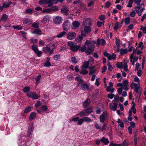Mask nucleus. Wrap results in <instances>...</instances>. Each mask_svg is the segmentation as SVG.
I'll list each match as a JSON object with an SVG mask.
<instances>
[{
    "label": "nucleus",
    "instance_id": "2eb2a0df",
    "mask_svg": "<svg viewBox=\"0 0 146 146\" xmlns=\"http://www.w3.org/2000/svg\"><path fill=\"white\" fill-rule=\"evenodd\" d=\"M34 130V127L33 124H31L30 125L29 129L27 132V136L29 137L31 134V133Z\"/></svg>",
    "mask_w": 146,
    "mask_h": 146
},
{
    "label": "nucleus",
    "instance_id": "72a5a7b5",
    "mask_svg": "<svg viewBox=\"0 0 146 146\" xmlns=\"http://www.w3.org/2000/svg\"><path fill=\"white\" fill-rule=\"evenodd\" d=\"M127 49H121L120 50V53L121 55H123L124 54H127Z\"/></svg>",
    "mask_w": 146,
    "mask_h": 146
},
{
    "label": "nucleus",
    "instance_id": "f03ea898",
    "mask_svg": "<svg viewBox=\"0 0 146 146\" xmlns=\"http://www.w3.org/2000/svg\"><path fill=\"white\" fill-rule=\"evenodd\" d=\"M95 46L94 44H91L88 46L86 51V53L87 55L92 54L94 49Z\"/></svg>",
    "mask_w": 146,
    "mask_h": 146
},
{
    "label": "nucleus",
    "instance_id": "412c9836",
    "mask_svg": "<svg viewBox=\"0 0 146 146\" xmlns=\"http://www.w3.org/2000/svg\"><path fill=\"white\" fill-rule=\"evenodd\" d=\"M69 10L66 8H62L61 10V12L63 15L67 16L68 15V12Z\"/></svg>",
    "mask_w": 146,
    "mask_h": 146
},
{
    "label": "nucleus",
    "instance_id": "dca6fc26",
    "mask_svg": "<svg viewBox=\"0 0 146 146\" xmlns=\"http://www.w3.org/2000/svg\"><path fill=\"white\" fill-rule=\"evenodd\" d=\"M92 21L90 18H88L86 19L84 23V26H87V25H91Z\"/></svg>",
    "mask_w": 146,
    "mask_h": 146
},
{
    "label": "nucleus",
    "instance_id": "864d4df0",
    "mask_svg": "<svg viewBox=\"0 0 146 146\" xmlns=\"http://www.w3.org/2000/svg\"><path fill=\"white\" fill-rule=\"evenodd\" d=\"M50 8L44 9L42 10V12L43 13H49L51 12Z\"/></svg>",
    "mask_w": 146,
    "mask_h": 146
},
{
    "label": "nucleus",
    "instance_id": "c85d7f7f",
    "mask_svg": "<svg viewBox=\"0 0 146 146\" xmlns=\"http://www.w3.org/2000/svg\"><path fill=\"white\" fill-rule=\"evenodd\" d=\"M60 58V54L55 55L53 56L54 60L56 61H59Z\"/></svg>",
    "mask_w": 146,
    "mask_h": 146
},
{
    "label": "nucleus",
    "instance_id": "052dcab7",
    "mask_svg": "<svg viewBox=\"0 0 146 146\" xmlns=\"http://www.w3.org/2000/svg\"><path fill=\"white\" fill-rule=\"evenodd\" d=\"M94 126L97 129H100L102 128L97 123H95Z\"/></svg>",
    "mask_w": 146,
    "mask_h": 146
},
{
    "label": "nucleus",
    "instance_id": "f3484780",
    "mask_svg": "<svg viewBox=\"0 0 146 146\" xmlns=\"http://www.w3.org/2000/svg\"><path fill=\"white\" fill-rule=\"evenodd\" d=\"M36 115V113L35 112H32L29 116V120L31 121L35 119Z\"/></svg>",
    "mask_w": 146,
    "mask_h": 146
},
{
    "label": "nucleus",
    "instance_id": "bb28decb",
    "mask_svg": "<svg viewBox=\"0 0 146 146\" xmlns=\"http://www.w3.org/2000/svg\"><path fill=\"white\" fill-rule=\"evenodd\" d=\"M8 19V17L5 14H3L1 19V21H5Z\"/></svg>",
    "mask_w": 146,
    "mask_h": 146
},
{
    "label": "nucleus",
    "instance_id": "c9c22d12",
    "mask_svg": "<svg viewBox=\"0 0 146 146\" xmlns=\"http://www.w3.org/2000/svg\"><path fill=\"white\" fill-rule=\"evenodd\" d=\"M32 50L35 52L38 50V46L34 44L32 46Z\"/></svg>",
    "mask_w": 146,
    "mask_h": 146
},
{
    "label": "nucleus",
    "instance_id": "4c0bfd02",
    "mask_svg": "<svg viewBox=\"0 0 146 146\" xmlns=\"http://www.w3.org/2000/svg\"><path fill=\"white\" fill-rule=\"evenodd\" d=\"M30 90V88L29 86H26L23 89V92L25 93H27L28 92H29Z\"/></svg>",
    "mask_w": 146,
    "mask_h": 146
},
{
    "label": "nucleus",
    "instance_id": "9b49d317",
    "mask_svg": "<svg viewBox=\"0 0 146 146\" xmlns=\"http://www.w3.org/2000/svg\"><path fill=\"white\" fill-rule=\"evenodd\" d=\"M23 23L25 25H29L32 23V21L31 19L25 18L23 20Z\"/></svg>",
    "mask_w": 146,
    "mask_h": 146
},
{
    "label": "nucleus",
    "instance_id": "f257e3e1",
    "mask_svg": "<svg viewBox=\"0 0 146 146\" xmlns=\"http://www.w3.org/2000/svg\"><path fill=\"white\" fill-rule=\"evenodd\" d=\"M68 44L70 47V50L73 52H77L80 47V45H77L72 41L68 42Z\"/></svg>",
    "mask_w": 146,
    "mask_h": 146
},
{
    "label": "nucleus",
    "instance_id": "aec40b11",
    "mask_svg": "<svg viewBox=\"0 0 146 146\" xmlns=\"http://www.w3.org/2000/svg\"><path fill=\"white\" fill-rule=\"evenodd\" d=\"M89 87V86L86 83L83 84L81 86L80 89L82 90L88 89Z\"/></svg>",
    "mask_w": 146,
    "mask_h": 146
},
{
    "label": "nucleus",
    "instance_id": "20e7f679",
    "mask_svg": "<svg viewBox=\"0 0 146 146\" xmlns=\"http://www.w3.org/2000/svg\"><path fill=\"white\" fill-rule=\"evenodd\" d=\"M54 48H55L51 49L49 47L47 46L46 47H44L43 48L42 50L43 52L45 53L46 54L48 53L49 55H50L53 53V49Z\"/></svg>",
    "mask_w": 146,
    "mask_h": 146
},
{
    "label": "nucleus",
    "instance_id": "a878e982",
    "mask_svg": "<svg viewBox=\"0 0 146 146\" xmlns=\"http://www.w3.org/2000/svg\"><path fill=\"white\" fill-rule=\"evenodd\" d=\"M72 25L74 27V29H76L79 27L80 25V23L79 22L75 21L73 22Z\"/></svg>",
    "mask_w": 146,
    "mask_h": 146
},
{
    "label": "nucleus",
    "instance_id": "a211bd4d",
    "mask_svg": "<svg viewBox=\"0 0 146 146\" xmlns=\"http://www.w3.org/2000/svg\"><path fill=\"white\" fill-rule=\"evenodd\" d=\"M89 61H85L83 63L82 66L81 68L82 69H87L88 68L89 66Z\"/></svg>",
    "mask_w": 146,
    "mask_h": 146
},
{
    "label": "nucleus",
    "instance_id": "393cba45",
    "mask_svg": "<svg viewBox=\"0 0 146 146\" xmlns=\"http://www.w3.org/2000/svg\"><path fill=\"white\" fill-rule=\"evenodd\" d=\"M41 31L39 29H35L32 32V33L34 34L40 35H41L40 33Z\"/></svg>",
    "mask_w": 146,
    "mask_h": 146
},
{
    "label": "nucleus",
    "instance_id": "5701e85b",
    "mask_svg": "<svg viewBox=\"0 0 146 146\" xmlns=\"http://www.w3.org/2000/svg\"><path fill=\"white\" fill-rule=\"evenodd\" d=\"M101 142H102L105 145H108L109 143V141L108 138H105L104 137H103L101 139Z\"/></svg>",
    "mask_w": 146,
    "mask_h": 146
},
{
    "label": "nucleus",
    "instance_id": "0eeeda50",
    "mask_svg": "<svg viewBox=\"0 0 146 146\" xmlns=\"http://www.w3.org/2000/svg\"><path fill=\"white\" fill-rule=\"evenodd\" d=\"M27 96L29 98H31L33 100H36L40 97V95H37L35 92H30L27 93Z\"/></svg>",
    "mask_w": 146,
    "mask_h": 146
},
{
    "label": "nucleus",
    "instance_id": "b1692460",
    "mask_svg": "<svg viewBox=\"0 0 146 146\" xmlns=\"http://www.w3.org/2000/svg\"><path fill=\"white\" fill-rule=\"evenodd\" d=\"M59 7L56 6H53L50 7L51 11L56 12L59 10Z\"/></svg>",
    "mask_w": 146,
    "mask_h": 146
},
{
    "label": "nucleus",
    "instance_id": "ea45409f",
    "mask_svg": "<svg viewBox=\"0 0 146 146\" xmlns=\"http://www.w3.org/2000/svg\"><path fill=\"white\" fill-rule=\"evenodd\" d=\"M31 110V107L30 106H28L25 109L24 113H27L30 112Z\"/></svg>",
    "mask_w": 146,
    "mask_h": 146
},
{
    "label": "nucleus",
    "instance_id": "6e6552de",
    "mask_svg": "<svg viewBox=\"0 0 146 146\" xmlns=\"http://www.w3.org/2000/svg\"><path fill=\"white\" fill-rule=\"evenodd\" d=\"M100 42H102V45H104L106 43V41L105 40L103 39H102L101 40H100L99 38H98L97 42L95 40H93L92 41V43H93L96 44L97 46H99L101 44Z\"/></svg>",
    "mask_w": 146,
    "mask_h": 146
},
{
    "label": "nucleus",
    "instance_id": "79ce46f5",
    "mask_svg": "<svg viewBox=\"0 0 146 146\" xmlns=\"http://www.w3.org/2000/svg\"><path fill=\"white\" fill-rule=\"evenodd\" d=\"M87 49V47L85 45H84L82 47L80 48L79 49L80 51H81L82 52H84L86 51Z\"/></svg>",
    "mask_w": 146,
    "mask_h": 146
},
{
    "label": "nucleus",
    "instance_id": "49530a36",
    "mask_svg": "<svg viewBox=\"0 0 146 146\" xmlns=\"http://www.w3.org/2000/svg\"><path fill=\"white\" fill-rule=\"evenodd\" d=\"M41 77V75L40 74L38 75V76L36 78V85H37L38 84L39 81L40 80V78Z\"/></svg>",
    "mask_w": 146,
    "mask_h": 146
},
{
    "label": "nucleus",
    "instance_id": "0e129e2a",
    "mask_svg": "<svg viewBox=\"0 0 146 146\" xmlns=\"http://www.w3.org/2000/svg\"><path fill=\"white\" fill-rule=\"evenodd\" d=\"M115 96V95L114 94H110L108 95L107 97L108 98L111 99Z\"/></svg>",
    "mask_w": 146,
    "mask_h": 146
},
{
    "label": "nucleus",
    "instance_id": "6ab92c4d",
    "mask_svg": "<svg viewBox=\"0 0 146 146\" xmlns=\"http://www.w3.org/2000/svg\"><path fill=\"white\" fill-rule=\"evenodd\" d=\"M140 89V84H138V86H137V87L135 88V94L134 96H136L137 97L138 95L139 94V90Z\"/></svg>",
    "mask_w": 146,
    "mask_h": 146
},
{
    "label": "nucleus",
    "instance_id": "680f3d73",
    "mask_svg": "<svg viewBox=\"0 0 146 146\" xmlns=\"http://www.w3.org/2000/svg\"><path fill=\"white\" fill-rule=\"evenodd\" d=\"M88 73V71H87L86 69L82 70L80 72V73L83 75H86Z\"/></svg>",
    "mask_w": 146,
    "mask_h": 146
},
{
    "label": "nucleus",
    "instance_id": "4d7b16f0",
    "mask_svg": "<svg viewBox=\"0 0 146 146\" xmlns=\"http://www.w3.org/2000/svg\"><path fill=\"white\" fill-rule=\"evenodd\" d=\"M119 23L118 22H117L115 24V26L114 27L113 29L114 30H116L118 29H119Z\"/></svg>",
    "mask_w": 146,
    "mask_h": 146
},
{
    "label": "nucleus",
    "instance_id": "6e6d98bb",
    "mask_svg": "<svg viewBox=\"0 0 146 146\" xmlns=\"http://www.w3.org/2000/svg\"><path fill=\"white\" fill-rule=\"evenodd\" d=\"M107 65L108 66V70H110V71H111L112 70V69H113V67L111 64L109 62L108 63Z\"/></svg>",
    "mask_w": 146,
    "mask_h": 146
},
{
    "label": "nucleus",
    "instance_id": "e2e57ef3",
    "mask_svg": "<svg viewBox=\"0 0 146 146\" xmlns=\"http://www.w3.org/2000/svg\"><path fill=\"white\" fill-rule=\"evenodd\" d=\"M25 13L26 14H31L32 13V11L31 9H28L26 10Z\"/></svg>",
    "mask_w": 146,
    "mask_h": 146
},
{
    "label": "nucleus",
    "instance_id": "13d9d810",
    "mask_svg": "<svg viewBox=\"0 0 146 146\" xmlns=\"http://www.w3.org/2000/svg\"><path fill=\"white\" fill-rule=\"evenodd\" d=\"M48 109L47 106L45 105H43L41 107V109L44 111H46Z\"/></svg>",
    "mask_w": 146,
    "mask_h": 146
},
{
    "label": "nucleus",
    "instance_id": "09e8293b",
    "mask_svg": "<svg viewBox=\"0 0 146 146\" xmlns=\"http://www.w3.org/2000/svg\"><path fill=\"white\" fill-rule=\"evenodd\" d=\"M115 43L117 47L119 48L120 46V40L116 38L115 39Z\"/></svg>",
    "mask_w": 146,
    "mask_h": 146
},
{
    "label": "nucleus",
    "instance_id": "37998d69",
    "mask_svg": "<svg viewBox=\"0 0 146 146\" xmlns=\"http://www.w3.org/2000/svg\"><path fill=\"white\" fill-rule=\"evenodd\" d=\"M84 121L88 123L90 122L91 120V119L88 117H83Z\"/></svg>",
    "mask_w": 146,
    "mask_h": 146
},
{
    "label": "nucleus",
    "instance_id": "8fccbe9b",
    "mask_svg": "<svg viewBox=\"0 0 146 146\" xmlns=\"http://www.w3.org/2000/svg\"><path fill=\"white\" fill-rule=\"evenodd\" d=\"M13 27L14 29L17 30H20L23 29L22 27L20 25L13 26Z\"/></svg>",
    "mask_w": 146,
    "mask_h": 146
},
{
    "label": "nucleus",
    "instance_id": "2f4dec72",
    "mask_svg": "<svg viewBox=\"0 0 146 146\" xmlns=\"http://www.w3.org/2000/svg\"><path fill=\"white\" fill-rule=\"evenodd\" d=\"M86 112L85 110H83L81 111L79 113H78V115L80 117H82L83 116H85L86 114Z\"/></svg>",
    "mask_w": 146,
    "mask_h": 146
},
{
    "label": "nucleus",
    "instance_id": "3c124183",
    "mask_svg": "<svg viewBox=\"0 0 146 146\" xmlns=\"http://www.w3.org/2000/svg\"><path fill=\"white\" fill-rule=\"evenodd\" d=\"M84 120L83 118L79 119L78 121V125H81L84 122Z\"/></svg>",
    "mask_w": 146,
    "mask_h": 146
},
{
    "label": "nucleus",
    "instance_id": "de8ad7c7",
    "mask_svg": "<svg viewBox=\"0 0 146 146\" xmlns=\"http://www.w3.org/2000/svg\"><path fill=\"white\" fill-rule=\"evenodd\" d=\"M47 0H40L38 2V3L41 5H44L47 3Z\"/></svg>",
    "mask_w": 146,
    "mask_h": 146
},
{
    "label": "nucleus",
    "instance_id": "774afa93",
    "mask_svg": "<svg viewBox=\"0 0 146 146\" xmlns=\"http://www.w3.org/2000/svg\"><path fill=\"white\" fill-rule=\"evenodd\" d=\"M119 97L118 95H116L114 98V100L116 102H118L119 100Z\"/></svg>",
    "mask_w": 146,
    "mask_h": 146
},
{
    "label": "nucleus",
    "instance_id": "423d86ee",
    "mask_svg": "<svg viewBox=\"0 0 146 146\" xmlns=\"http://www.w3.org/2000/svg\"><path fill=\"white\" fill-rule=\"evenodd\" d=\"M63 30L65 31L68 30L70 27L69 21L68 20H66L63 23L62 25Z\"/></svg>",
    "mask_w": 146,
    "mask_h": 146
},
{
    "label": "nucleus",
    "instance_id": "1a4fd4ad",
    "mask_svg": "<svg viewBox=\"0 0 146 146\" xmlns=\"http://www.w3.org/2000/svg\"><path fill=\"white\" fill-rule=\"evenodd\" d=\"M76 37V33L73 32H69L67 34V38L69 40H73Z\"/></svg>",
    "mask_w": 146,
    "mask_h": 146
},
{
    "label": "nucleus",
    "instance_id": "e433bc0d",
    "mask_svg": "<svg viewBox=\"0 0 146 146\" xmlns=\"http://www.w3.org/2000/svg\"><path fill=\"white\" fill-rule=\"evenodd\" d=\"M111 88L110 86H108L106 88V90L108 92H110L111 93H112L114 91V89L113 88L111 89Z\"/></svg>",
    "mask_w": 146,
    "mask_h": 146
},
{
    "label": "nucleus",
    "instance_id": "f704fd0d",
    "mask_svg": "<svg viewBox=\"0 0 146 146\" xmlns=\"http://www.w3.org/2000/svg\"><path fill=\"white\" fill-rule=\"evenodd\" d=\"M124 22L126 25H128L130 23V18L129 17H127L125 19Z\"/></svg>",
    "mask_w": 146,
    "mask_h": 146
},
{
    "label": "nucleus",
    "instance_id": "a19ab883",
    "mask_svg": "<svg viewBox=\"0 0 146 146\" xmlns=\"http://www.w3.org/2000/svg\"><path fill=\"white\" fill-rule=\"evenodd\" d=\"M66 33L64 31H63L60 33L58 35H57L56 37L58 38H61L64 35H65Z\"/></svg>",
    "mask_w": 146,
    "mask_h": 146
},
{
    "label": "nucleus",
    "instance_id": "4468645a",
    "mask_svg": "<svg viewBox=\"0 0 146 146\" xmlns=\"http://www.w3.org/2000/svg\"><path fill=\"white\" fill-rule=\"evenodd\" d=\"M90 99L88 98L83 103V106H84V108L88 107L90 105Z\"/></svg>",
    "mask_w": 146,
    "mask_h": 146
},
{
    "label": "nucleus",
    "instance_id": "ddd939ff",
    "mask_svg": "<svg viewBox=\"0 0 146 146\" xmlns=\"http://www.w3.org/2000/svg\"><path fill=\"white\" fill-rule=\"evenodd\" d=\"M110 107L111 109L113 111H115L116 110L117 108V104L114 102L113 104H111L110 105Z\"/></svg>",
    "mask_w": 146,
    "mask_h": 146
},
{
    "label": "nucleus",
    "instance_id": "bf43d9fd",
    "mask_svg": "<svg viewBox=\"0 0 146 146\" xmlns=\"http://www.w3.org/2000/svg\"><path fill=\"white\" fill-rule=\"evenodd\" d=\"M50 66H51V64L50 62H45L44 63L45 67H48Z\"/></svg>",
    "mask_w": 146,
    "mask_h": 146
},
{
    "label": "nucleus",
    "instance_id": "4be33fe9",
    "mask_svg": "<svg viewBox=\"0 0 146 146\" xmlns=\"http://www.w3.org/2000/svg\"><path fill=\"white\" fill-rule=\"evenodd\" d=\"M116 55L114 53H113L112 55H111L110 54L109 56L108 57V59L109 60H111L112 59L115 60L116 58Z\"/></svg>",
    "mask_w": 146,
    "mask_h": 146
},
{
    "label": "nucleus",
    "instance_id": "c03bdc74",
    "mask_svg": "<svg viewBox=\"0 0 146 146\" xmlns=\"http://www.w3.org/2000/svg\"><path fill=\"white\" fill-rule=\"evenodd\" d=\"M116 67L119 69H121L122 68L123 64L122 63L118 62L116 64Z\"/></svg>",
    "mask_w": 146,
    "mask_h": 146
},
{
    "label": "nucleus",
    "instance_id": "cd10ccee",
    "mask_svg": "<svg viewBox=\"0 0 146 146\" xmlns=\"http://www.w3.org/2000/svg\"><path fill=\"white\" fill-rule=\"evenodd\" d=\"M11 3V2L10 1L6 2L3 4L4 7L7 8L9 7Z\"/></svg>",
    "mask_w": 146,
    "mask_h": 146
},
{
    "label": "nucleus",
    "instance_id": "39448f33",
    "mask_svg": "<svg viewBox=\"0 0 146 146\" xmlns=\"http://www.w3.org/2000/svg\"><path fill=\"white\" fill-rule=\"evenodd\" d=\"M54 23L56 25H59L62 23V18L59 16L54 17L53 19Z\"/></svg>",
    "mask_w": 146,
    "mask_h": 146
},
{
    "label": "nucleus",
    "instance_id": "7ed1b4c3",
    "mask_svg": "<svg viewBox=\"0 0 146 146\" xmlns=\"http://www.w3.org/2000/svg\"><path fill=\"white\" fill-rule=\"evenodd\" d=\"M85 27L84 30L81 32V35L82 36H86V34H88L90 33L91 31V28L90 26H84Z\"/></svg>",
    "mask_w": 146,
    "mask_h": 146
},
{
    "label": "nucleus",
    "instance_id": "473e14b6",
    "mask_svg": "<svg viewBox=\"0 0 146 146\" xmlns=\"http://www.w3.org/2000/svg\"><path fill=\"white\" fill-rule=\"evenodd\" d=\"M75 79L79 82L78 83V85L80 84L81 83H84V80L79 76H77L76 78Z\"/></svg>",
    "mask_w": 146,
    "mask_h": 146
},
{
    "label": "nucleus",
    "instance_id": "a18cd8bd",
    "mask_svg": "<svg viewBox=\"0 0 146 146\" xmlns=\"http://www.w3.org/2000/svg\"><path fill=\"white\" fill-rule=\"evenodd\" d=\"M85 110L86 113L87 114L90 113L93 111L92 109L91 108H87Z\"/></svg>",
    "mask_w": 146,
    "mask_h": 146
},
{
    "label": "nucleus",
    "instance_id": "c756f323",
    "mask_svg": "<svg viewBox=\"0 0 146 146\" xmlns=\"http://www.w3.org/2000/svg\"><path fill=\"white\" fill-rule=\"evenodd\" d=\"M56 0H47V3L48 4V7H50L53 5V3Z\"/></svg>",
    "mask_w": 146,
    "mask_h": 146
},
{
    "label": "nucleus",
    "instance_id": "f8f14e48",
    "mask_svg": "<svg viewBox=\"0 0 146 146\" xmlns=\"http://www.w3.org/2000/svg\"><path fill=\"white\" fill-rule=\"evenodd\" d=\"M50 19L48 15H47L44 16L43 19L41 20V22L43 24H45L47 23L49 21Z\"/></svg>",
    "mask_w": 146,
    "mask_h": 146
},
{
    "label": "nucleus",
    "instance_id": "5fc2aeb1",
    "mask_svg": "<svg viewBox=\"0 0 146 146\" xmlns=\"http://www.w3.org/2000/svg\"><path fill=\"white\" fill-rule=\"evenodd\" d=\"M71 60L72 62L76 64L78 62V60L76 59V57L74 56L71 58Z\"/></svg>",
    "mask_w": 146,
    "mask_h": 146
},
{
    "label": "nucleus",
    "instance_id": "58836bf2",
    "mask_svg": "<svg viewBox=\"0 0 146 146\" xmlns=\"http://www.w3.org/2000/svg\"><path fill=\"white\" fill-rule=\"evenodd\" d=\"M39 23H34L32 25V26L33 28H35L36 29H38L39 27Z\"/></svg>",
    "mask_w": 146,
    "mask_h": 146
},
{
    "label": "nucleus",
    "instance_id": "69168bd1",
    "mask_svg": "<svg viewBox=\"0 0 146 146\" xmlns=\"http://www.w3.org/2000/svg\"><path fill=\"white\" fill-rule=\"evenodd\" d=\"M140 30H142L143 31V33H146V27H143L142 26L141 27Z\"/></svg>",
    "mask_w": 146,
    "mask_h": 146
},
{
    "label": "nucleus",
    "instance_id": "603ef678",
    "mask_svg": "<svg viewBox=\"0 0 146 146\" xmlns=\"http://www.w3.org/2000/svg\"><path fill=\"white\" fill-rule=\"evenodd\" d=\"M35 53H36L37 55V56L38 57H40L41 56L42 54V51H40L39 50L37 51L36 52H35Z\"/></svg>",
    "mask_w": 146,
    "mask_h": 146
},
{
    "label": "nucleus",
    "instance_id": "7c9ffc66",
    "mask_svg": "<svg viewBox=\"0 0 146 146\" xmlns=\"http://www.w3.org/2000/svg\"><path fill=\"white\" fill-rule=\"evenodd\" d=\"M83 36L82 35V36H80L78 37H77L75 39L76 42L78 43L80 42L83 39Z\"/></svg>",
    "mask_w": 146,
    "mask_h": 146
},
{
    "label": "nucleus",
    "instance_id": "9d476101",
    "mask_svg": "<svg viewBox=\"0 0 146 146\" xmlns=\"http://www.w3.org/2000/svg\"><path fill=\"white\" fill-rule=\"evenodd\" d=\"M106 113L105 111H104L103 113L100 115V119L101 122L104 123L106 119Z\"/></svg>",
    "mask_w": 146,
    "mask_h": 146
},
{
    "label": "nucleus",
    "instance_id": "338daca9",
    "mask_svg": "<svg viewBox=\"0 0 146 146\" xmlns=\"http://www.w3.org/2000/svg\"><path fill=\"white\" fill-rule=\"evenodd\" d=\"M100 19L102 21H104L105 19V17L104 15H101L99 17Z\"/></svg>",
    "mask_w": 146,
    "mask_h": 146
}]
</instances>
